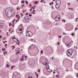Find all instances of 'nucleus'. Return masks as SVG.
I'll list each match as a JSON object with an SVG mask.
<instances>
[{"label": "nucleus", "instance_id": "f257e3e1", "mask_svg": "<svg viewBox=\"0 0 78 78\" xmlns=\"http://www.w3.org/2000/svg\"><path fill=\"white\" fill-rule=\"evenodd\" d=\"M73 51L72 49H68L67 51V56L68 57H70L73 54Z\"/></svg>", "mask_w": 78, "mask_h": 78}, {"label": "nucleus", "instance_id": "f03ea898", "mask_svg": "<svg viewBox=\"0 0 78 78\" xmlns=\"http://www.w3.org/2000/svg\"><path fill=\"white\" fill-rule=\"evenodd\" d=\"M56 4L55 5V8H58L61 6V2L59 0H56Z\"/></svg>", "mask_w": 78, "mask_h": 78}, {"label": "nucleus", "instance_id": "7ed1b4c3", "mask_svg": "<svg viewBox=\"0 0 78 78\" xmlns=\"http://www.w3.org/2000/svg\"><path fill=\"white\" fill-rule=\"evenodd\" d=\"M73 44V42L72 40L70 42H68L66 43V47H70L71 46H72Z\"/></svg>", "mask_w": 78, "mask_h": 78}, {"label": "nucleus", "instance_id": "20e7f679", "mask_svg": "<svg viewBox=\"0 0 78 78\" xmlns=\"http://www.w3.org/2000/svg\"><path fill=\"white\" fill-rule=\"evenodd\" d=\"M44 66H48V59H46L45 62L43 63Z\"/></svg>", "mask_w": 78, "mask_h": 78}, {"label": "nucleus", "instance_id": "39448f33", "mask_svg": "<svg viewBox=\"0 0 78 78\" xmlns=\"http://www.w3.org/2000/svg\"><path fill=\"white\" fill-rule=\"evenodd\" d=\"M55 73L56 75H59V71L57 69L53 71L54 75H55Z\"/></svg>", "mask_w": 78, "mask_h": 78}, {"label": "nucleus", "instance_id": "423d86ee", "mask_svg": "<svg viewBox=\"0 0 78 78\" xmlns=\"http://www.w3.org/2000/svg\"><path fill=\"white\" fill-rule=\"evenodd\" d=\"M29 37H32L33 36V33L30 31H29Z\"/></svg>", "mask_w": 78, "mask_h": 78}, {"label": "nucleus", "instance_id": "0eeeda50", "mask_svg": "<svg viewBox=\"0 0 78 78\" xmlns=\"http://www.w3.org/2000/svg\"><path fill=\"white\" fill-rule=\"evenodd\" d=\"M12 40L14 41V42H17V41H18V39L17 38L16 39V37H13L12 38Z\"/></svg>", "mask_w": 78, "mask_h": 78}, {"label": "nucleus", "instance_id": "6e6552de", "mask_svg": "<svg viewBox=\"0 0 78 78\" xmlns=\"http://www.w3.org/2000/svg\"><path fill=\"white\" fill-rule=\"evenodd\" d=\"M18 28H19L20 29V31H22V26H19L18 27Z\"/></svg>", "mask_w": 78, "mask_h": 78}, {"label": "nucleus", "instance_id": "1a4fd4ad", "mask_svg": "<svg viewBox=\"0 0 78 78\" xmlns=\"http://www.w3.org/2000/svg\"><path fill=\"white\" fill-rule=\"evenodd\" d=\"M16 17H17V18H18V19H20V16H19V15H16Z\"/></svg>", "mask_w": 78, "mask_h": 78}, {"label": "nucleus", "instance_id": "9d476101", "mask_svg": "<svg viewBox=\"0 0 78 78\" xmlns=\"http://www.w3.org/2000/svg\"><path fill=\"white\" fill-rule=\"evenodd\" d=\"M16 31L17 32V33H18V34H21V33H22V32H18V29H17L16 30Z\"/></svg>", "mask_w": 78, "mask_h": 78}, {"label": "nucleus", "instance_id": "9b49d317", "mask_svg": "<svg viewBox=\"0 0 78 78\" xmlns=\"http://www.w3.org/2000/svg\"><path fill=\"white\" fill-rule=\"evenodd\" d=\"M58 16H56L55 17V21H56V22H57L58 20H57L56 19H58Z\"/></svg>", "mask_w": 78, "mask_h": 78}, {"label": "nucleus", "instance_id": "f8f14e48", "mask_svg": "<svg viewBox=\"0 0 78 78\" xmlns=\"http://www.w3.org/2000/svg\"><path fill=\"white\" fill-rule=\"evenodd\" d=\"M16 51H19V48H16Z\"/></svg>", "mask_w": 78, "mask_h": 78}, {"label": "nucleus", "instance_id": "ddd939ff", "mask_svg": "<svg viewBox=\"0 0 78 78\" xmlns=\"http://www.w3.org/2000/svg\"><path fill=\"white\" fill-rule=\"evenodd\" d=\"M30 18H28L25 21H26V22H29V21H30Z\"/></svg>", "mask_w": 78, "mask_h": 78}, {"label": "nucleus", "instance_id": "4468645a", "mask_svg": "<svg viewBox=\"0 0 78 78\" xmlns=\"http://www.w3.org/2000/svg\"><path fill=\"white\" fill-rule=\"evenodd\" d=\"M35 5H37V3H39V2L38 1H35Z\"/></svg>", "mask_w": 78, "mask_h": 78}, {"label": "nucleus", "instance_id": "2eb2a0df", "mask_svg": "<svg viewBox=\"0 0 78 78\" xmlns=\"http://www.w3.org/2000/svg\"><path fill=\"white\" fill-rule=\"evenodd\" d=\"M14 67H15V66H12L11 67V69H13V68H14Z\"/></svg>", "mask_w": 78, "mask_h": 78}, {"label": "nucleus", "instance_id": "dca6fc26", "mask_svg": "<svg viewBox=\"0 0 78 78\" xmlns=\"http://www.w3.org/2000/svg\"><path fill=\"white\" fill-rule=\"evenodd\" d=\"M60 17H58V21H59L61 20V18H60Z\"/></svg>", "mask_w": 78, "mask_h": 78}, {"label": "nucleus", "instance_id": "f3484780", "mask_svg": "<svg viewBox=\"0 0 78 78\" xmlns=\"http://www.w3.org/2000/svg\"><path fill=\"white\" fill-rule=\"evenodd\" d=\"M27 17H28V16H25V17H24V19L25 20L26 19H27Z\"/></svg>", "mask_w": 78, "mask_h": 78}, {"label": "nucleus", "instance_id": "a211bd4d", "mask_svg": "<svg viewBox=\"0 0 78 78\" xmlns=\"http://www.w3.org/2000/svg\"><path fill=\"white\" fill-rule=\"evenodd\" d=\"M10 66V65L8 64H7L6 65V67H9Z\"/></svg>", "mask_w": 78, "mask_h": 78}, {"label": "nucleus", "instance_id": "6ab92c4d", "mask_svg": "<svg viewBox=\"0 0 78 78\" xmlns=\"http://www.w3.org/2000/svg\"><path fill=\"white\" fill-rule=\"evenodd\" d=\"M30 33V31H26V34L27 35V33Z\"/></svg>", "mask_w": 78, "mask_h": 78}, {"label": "nucleus", "instance_id": "aec40b11", "mask_svg": "<svg viewBox=\"0 0 78 78\" xmlns=\"http://www.w3.org/2000/svg\"><path fill=\"white\" fill-rule=\"evenodd\" d=\"M20 60L21 61H23V60H24V59H23V58H20Z\"/></svg>", "mask_w": 78, "mask_h": 78}, {"label": "nucleus", "instance_id": "412c9836", "mask_svg": "<svg viewBox=\"0 0 78 78\" xmlns=\"http://www.w3.org/2000/svg\"><path fill=\"white\" fill-rule=\"evenodd\" d=\"M12 49H13V50L14 49V48H15V46H13L12 47Z\"/></svg>", "mask_w": 78, "mask_h": 78}, {"label": "nucleus", "instance_id": "4be33fe9", "mask_svg": "<svg viewBox=\"0 0 78 78\" xmlns=\"http://www.w3.org/2000/svg\"><path fill=\"white\" fill-rule=\"evenodd\" d=\"M32 46H33V45H31V46H30V47H29V48H32Z\"/></svg>", "mask_w": 78, "mask_h": 78}, {"label": "nucleus", "instance_id": "5701e85b", "mask_svg": "<svg viewBox=\"0 0 78 78\" xmlns=\"http://www.w3.org/2000/svg\"><path fill=\"white\" fill-rule=\"evenodd\" d=\"M25 2L26 3V5H27V4H28V1H25Z\"/></svg>", "mask_w": 78, "mask_h": 78}, {"label": "nucleus", "instance_id": "b1692460", "mask_svg": "<svg viewBox=\"0 0 78 78\" xmlns=\"http://www.w3.org/2000/svg\"><path fill=\"white\" fill-rule=\"evenodd\" d=\"M21 2L22 3H25V1H21Z\"/></svg>", "mask_w": 78, "mask_h": 78}, {"label": "nucleus", "instance_id": "393cba45", "mask_svg": "<svg viewBox=\"0 0 78 78\" xmlns=\"http://www.w3.org/2000/svg\"><path fill=\"white\" fill-rule=\"evenodd\" d=\"M15 20H16L15 19H14L13 21L12 22V23H14V22H15Z\"/></svg>", "mask_w": 78, "mask_h": 78}, {"label": "nucleus", "instance_id": "a878e982", "mask_svg": "<svg viewBox=\"0 0 78 78\" xmlns=\"http://www.w3.org/2000/svg\"><path fill=\"white\" fill-rule=\"evenodd\" d=\"M38 72H41V69H38Z\"/></svg>", "mask_w": 78, "mask_h": 78}, {"label": "nucleus", "instance_id": "bb28decb", "mask_svg": "<svg viewBox=\"0 0 78 78\" xmlns=\"http://www.w3.org/2000/svg\"><path fill=\"white\" fill-rule=\"evenodd\" d=\"M9 27H11V25H12V24L11 23H9Z\"/></svg>", "mask_w": 78, "mask_h": 78}, {"label": "nucleus", "instance_id": "cd10ccee", "mask_svg": "<svg viewBox=\"0 0 78 78\" xmlns=\"http://www.w3.org/2000/svg\"><path fill=\"white\" fill-rule=\"evenodd\" d=\"M78 30V28H75V31H76V30Z\"/></svg>", "mask_w": 78, "mask_h": 78}, {"label": "nucleus", "instance_id": "c85d7f7f", "mask_svg": "<svg viewBox=\"0 0 78 78\" xmlns=\"http://www.w3.org/2000/svg\"><path fill=\"white\" fill-rule=\"evenodd\" d=\"M63 34H65V35H66V34H66V33L64 32L63 33Z\"/></svg>", "mask_w": 78, "mask_h": 78}, {"label": "nucleus", "instance_id": "c756f323", "mask_svg": "<svg viewBox=\"0 0 78 78\" xmlns=\"http://www.w3.org/2000/svg\"><path fill=\"white\" fill-rule=\"evenodd\" d=\"M78 19V18H76V22H78V20H77Z\"/></svg>", "mask_w": 78, "mask_h": 78}, {"label": "nucleus", "instance_id": "7c9ffc66", "mask_svg": "<svg viewBox=\"0 0 78 78\" xmlns=\"http://www.w3.org/2000/svg\"><path fill=\"white\" fill-rule=\"evenodd\" d=\"M57 16L58 17H60L61 16L59 15H58V16Z\"/></svg>", "mask_w": 78, "mask_h": 78}, {"label": "nucleus", "instance_id": "2f4dec72", "mask_svg": "<svg viewBox=\"0 0 78 78\" xmlns=\"http://www.w3.org/2000/svg\"><path fill=\"white\" fill-rule=\"evenodd\" d=\"M36 76H37V78H38V76H39V75L38 74H37L36 75Z\"/></svg>", "mask_w": 78, "mask_h": 78}, {"label": "nucleus", "instance_id": "473e14b6", "mask_svg": "<svg viewBox=\"0 0 78 78\" xmlns=\"http://www.w3.org/2000/svg\"><path fill=\"white\" fill-rule=\"evenodd\" d=\"M2 27H3V25H0V28H1Z\"/></svg>", "mask_w": 78, "mask_h": 78}, {"label": "nucleus", "instance_id": "72a5a7b5", "mask_svg": "<svg viewBox=\"0 0 78 78\" xmlns=\"http://www.w3.org/2000/svg\"><path fill=\"white\" fill-rule=\"evenodd\" d=\"M29 16H30V17H31V16H32V15L29 14Z\"/></svg>", "mask_w": 78, "mask_h": 78}, {"label": "nucleus", "instance_id": "f704fd0d", "mask_svg": "<svg viewBox=\"0 0 78 78\" xmlns=\"http://www.w3.org/2000/svg\"><path fill=\"white\" fill-rule=\"evenodd\" d=\"M19 19L17 20H16V23H17V22H18V21H19Z\"/></svg>", "mask_w": 78, "mask_h": 78}, {"label": "nucleus", "instance_id": "c9c22d12", "mask_svg": "<svg viewBox=\"0 0 78 78\" xmlns=\"http://www.w3.org/2000/svg\"><path fill=\"white\" fill-rule=\"evenodd\" d=\"M57 44H58V45H60V44H59V42H58Z\"/></svg>", "mask_w": 78, "mask_h": 78}, {"label": "nucleus", "instance_id": "e433bc0d", "mask_svg": "<svg viewBox=\"0 0 78 78\" xmlns=\"http://www.w3.org/2000/svg\"><path fill=\"white\" fill-rule=\"evenodd\" d=\"M41 53H44V52H43V50H41Z\"/></svg>", "mask_w": 78, "mask_h": 78}, {"label": "nucleus", "instance_id": "4c0bfd02", "mask_svg": "<svg viewBox=\"0 0 78 78\" xmlns=\"http://www.w3.org/2000/svg\"><path fill=\"white\" fill-rule=\"evenodd\" d=\"M21 17H23V14H22V13H21Z\"/></svg>", "mask_w": 78, "mask_h": 78}, {"label": "nucleus", "instance_id": "58836bf2", "mask_svg": "<svg viewBox=\"0 0 78 78\" xmlns=\"http://www.w3.org/2000/svg\"><path fill=\"white\" fill-rule=\"evenodd\" d=\"M4 48H2V50L3 51H4Z\"/></svg>", "mask_w": 78, "mask_h": 78}, {"label": "nucleus", "instance_id": "ea45409f", "mask_svg": "<svg viewBox=\"0 0 78 78\" xmlns=\"http://www.w3.org/2000/svg\"><path fill=\"white\" fill-rule=\"evenodd\" d=\"M7 44H5V48H6V46H7Z\"/></svg>", "mask_w": 78, "mask_h": 78}, {"label": "nucleus", "instance_id": "a19ab883", "mask_svg": "<svg viewBox=\"0 0 78 78\" xmlns=\"http://www.w3.org/2000/svg\"><path fill=\"white\" fill-rule=\"evenodd\" d=\"M12 32H14V31L12 30V31H11L10 33L11 34H12Z\"/></svg>", "mask_w": 78, "mask_h": 78}, {"label": "nucleus", "instance_id": "79ce46f5", "mask_svg": "<svg viewBox=\"0 0 78 78\" xmlns=\"http://www.w3.org/2000/svg\"><path fill=\"white\" fill-rule=\"evenodd\" d=\"M29 5H30V6H29V7H31V4H30Z\"/></svg>", "mask_w": 78, "mask_h": 78}, {"label": "nucleus", "instance_id": "37998d69", "mask_svg": "<svg viewBox=\"0 0 78 78\" xmlns=\"http://www.w3.org/2000/svg\"><path fill=\"white\" fill-rule=\"evenodd\" d=\"M19 53V52H18L16 53V55H17L18 53Z\"/></svg>", "mask_w": 78, "mask_h": 78}, {"label": "nucleus", "instance_id": "c03bdc74", "mask_svg": "<svg viewBox=\"0 0 78 78\" xmlns=\"http://www.w3.org/2000/svg\"><path fill=\"white\" fill-rule=\"evenodd\" d=\"M55 5H56V4L54 5V8H56V6H55Z\"/></svg>", "mask_w": 78, "mask_h": 78}, {"label": "nucleus", "instance_id": "a18cd8bd", "mask_svg": "<svg viewBox=\"0 0 78 78\" xmlns=\"http://www.w3.org/2000/svg\"><path fill=\"white\" fill-rule=\"evenodd\" d=\"M25 11L23 10V13H25Z\"/></svg>", "mask_w": 78, "mask_h": 78}, {"label": "nucleus", "instance_id": "49530a36", "mask_svg": "<svg viewBox=\"0 0 78 78\" xmlns=\"http://www.w3.org/2000/svg\"><path fill=\"white\" fill-rule=\"evenodd\" d=\"M76 75L77 76H76V77H78V73H77Z\"/></svg>", "mask_w": 78, "mask_h": 78}, {"label": "nucleus", "instance_id": "de8ad7c7", "mask_svg": "<svg viewBox=\"0 0 78 78\" xmlns=\"http://www.w3.org/2000/svg\"><path fill=\"white\" fill-rule=\"evenodd\" d=\"M56 76L57 77H58V76H59L58 75H57H57H56Z\"/></svg>", "mask_w": 78, "mask_h": 78}, {"label": "nucleus", "instance_id": "09e8293b", "mask_svg": "<svg viewBox=\"0 0 78 78\" xmlns=\"http://www.w3.org/2000/svg\"><path fill=\"white\" fill-rule=\"evenodd\" d=\"M25 6V5L24 4H23V5H22V7H23V6Z\"/></svg>", "mask_w": 78, "mask_h": 78}, {"label": "nucleus", "instance_id": "8fccbe9b", "mask_svg": "<svg viewBox=\"0 0 78 78\" xmlns=\"http://www.w3.org/2000/svg\"><path fill=\"white\" fill-rule=\"evenodd\" d=\"M2 37V35H0V39H1Z\"/></svg>", "mask_w": 78, "mask_h": 78}, {"label": "nucleus", "instance_id": "3c124183", "mask_svg": "<svg viewBox=\"0 0 78 78\" xmlns=\"http://www.w3.org/2000/svg\"><path fill=\"white\" fill-rule=\"evenodd\" d=\"M63 22L64 23H65L66 22V20H64Z\"/></svg>", "mask_w": 78, "mask_h": 78}, {"label": "nucleus", "instance_id": "603ef678", "mask_svg": "<svg viewBox=\"0 0 78 78\" xmlns=\"http://www.w3.org/2000/svg\"><path fill=\"white\" fill-rule=\"evenodd\" d=\"M68 5H69V6H70V3H68Z\"/></svg>", "mask_w": 78, "mask_h": 78}, {"label": "nucleus", "instance_id": "864d4df0", "mask_svg": "<svg viewBox=\"0 0 78 78\" xmlns=\"http://www.w3.org/2000/svg\"><path fill=\"white\" fill-rule=\"evenodd\" d=\"M0 25H3V23H0Z\"/></svg>", "mask_w": 78, "mask_h": 78}, {"label": "nucleus", "instance_id": "5fc2aeb1", "mask_svg": "<svg viewBox=\"0 0 78 78\" xmlns=\"http://www.w3.org/2000/svg\"><path fill=\"white\" fill-rule=\"evenodd\" d=\"M33 41V39H31V41Z\"/></svg>", "mask_w": 78, "mask_h": 78}, {"label": "nucleus", "instance_id": "6e6d98bb", "mask_svg": "<svg viewBox=\"0 0 78 78\" xmlns=\"http://www.w3.org/2000/svg\"><path fill=\"white\" fill-rule=\"evenodd\" d=\"M30 11L31 12V11H32V9H30Z\"/></svg>", "mask_w": 78, "mask_h": 78}, {"label": "nucleus", "instance_id": "4d7b16f0", "mask_svg": "<svg viewBox=\"0 0 78 78\" xmlns=\"http://www.w3.org/2000/svg\"><path fill=\"white\" fill-rule=\"evenodd\" d=\"M51 3L52 4V5H53L54 4V3L53 2H52Z\"/></svg>", "mask_w": 78, "mask_h": 78}, {"label": "nucleus", "instance_id": "13d9d810", "mask_svg": "<svg viewBox=\"0 0 78 78\" xmlns=\"http://www.w3.org/2000/svg\"><path fill=\"white\" fill-rule=\"evenodd\" d=\"M16 44H18V45H20V44L19 43H18L17 42Z\"/></svg>", "mask_w": 78, "mask_h": 78}, {"label": "nucleus", "instance_id": "bf43d9fd", "mask_svg": "<svg viewBox=\"0 0 78 78\" xmlns=\"http://www.w3.org/2000/svg\"><path fill=\"white\" fill-rule=\"evenodd\" d=\"M62 37V36H59V38H60V37Z\"/></svg>", "mask_w": 78, "mask_h": 78}, {"label": "nucleus", "instance_id": "052dcab7", "mask_svg": "<svg viewBox=\"0 0 78 78\" xmlns=\"http://www.w3.org/2000/svg\"><path fill=\"white\" fill-rule=\"evenodd\" d=\"M52 9H53V6H52Z\"/></svg>", "mask_w": 78, "mask_h": 78}, {"label": "nucleus", "instance_id": "680f3d73", "mask_svg": "<svg viewBox=\"0 0 78 78\" xmlns=\"http://www.w3.org/2000/svg\"><path fill=\"white\" fill-rule=\"evenodd\" d=\"M53 57H52V60H53Z\"/></svg>", "mask_w": 78, "mask_h": 78}, {"label": "nucleus", "instance_id": "e2e57ef3", "mask_svg": "<svg viewBox=\"0 0 78 78\" xmlns=\"http://www.w3.org/2000/svg\"><path fill=\"white\" fill-rule=\"evenodd\" d=\"M51 4H52L51 2V3H50V5H51Z\"/></svg>", "mask_w": 78, "mask_h": 78}, {"label": "nucleus", "instance_id": "0e129e2a", "mask_svg": "<svg viewBox=\"0 0 78 78\" xmlns=\"http://www.w3.org/2000/svg\"><path fill=\"white\" fill-rule=\"evenodd\" d=\"M26 15H28V13H26Z\"/></svg>", "mask_w": 78, "mask_h": 78}, {"label": "nucleus", "instance_id": "69168bd1", "mask_svg": "<svg viewBox=\"0 0 78 78\" xmlns=\"http://www.w3.org/2000/svg\"><path fill=\"white\" fill-rule=\"evenodd\" d=\"M5 53H6V54H7V51H5Z\"/></svg>", "mask_w": 78, "mask_h": 78}, {"label": "nucleus", "instance_id": "338daca9", "mask_svg": "<svg viewBox=\"0 0 78 78\" xmlns=\"http://www.w3.org/2000/svg\"><path fill=\"white\" fill-rule=\"evenodd\" d=\"M35 9V8H34V7L33 8V9Z\"/></svg>", "mask_w": 78, "mask_h": 78}, {"label": "nucleus", "instance_id": "774afa93", "mask_svg": "<svg viewBox=\"0 0 78 78\" xmlns=\"http://www.w3.org/2000/svg\"><path fill=\"white\" fill-rule=\"evenodd\" d=\"M69 9H71V8H69Z\"/></svg>", "mask_w": 78, "mask_h": 78}]
</instances>
